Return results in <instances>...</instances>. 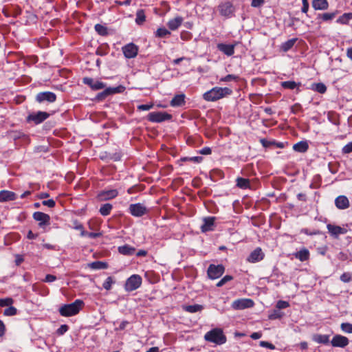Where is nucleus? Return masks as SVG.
<instances>
[{"mask_svg":"<svg viewBox=\"0 0 352 352\" xmlns=\"http://www.w3.org/2000/svg\"><path fill=\"white\" fill-rule=\"evenodd\" d=\"M84 306L82 300L76 299L70 304H65L59 308V314L64 317H69L78 314Z\"/></svg>","mask_w":352,"mask_h":352,"instance_id":"1","label":"nucleus"},{"mask_svg":"<svg viewBox=\"0 0 352 352\" xmlns=\"http://www.w3.org/2000/svg\"><path fill=\"white\" fill-rule=\"evenodd\" d=\"M231 90L227 87H214L204 94V99L206 101H216L228 95Z\"/></svg>","mask_w":352,"mask_h":352,"instance_id":"2","label":"nucleus"},{"mask_svg":"<svg viewBox=\"0 0 352 352\" xmlns=\"http://www.w3.org/2000/svg\"><path fill=\"white\" fill-rule=\"evenodd\" d=\"M204 338L206 341L215 343L217 344H223L226 342V337L221 329L215 328L207 332Z\"/></svg>","mask_w":352,"mask_h":352,"instance_id":"3","label":"nucleus"},{"mask_svg":"<svg viewBox=\"0 0 352 352\" xmlns=\"http://www.w3.org/2000/svg\"><path fill=\"white\" fill-rule=\"evenodd\" d=\"M173 116L166 111H153L147 115V120L153 123H161L164 121L170 120Z\"/></svg>","mask_w":352,"mask_h":352,"instance_id":"4","label":"nucleus"},{"mask_svg":"<svg viewBox=\"0 0 352 352\" xmlns=\"http://www.w3.org/2000/svg\"><path fill=\"white\" fill-rule=\"evenodd\" d=\"M142 283V277L138 274H133L128 278L124 284L126 292H130L138 289Z\"/></svg>","mask_w":352,"mask_h":352,"instance_id":"5","label":"nucleus"},{"mask_svg":"<svg viewBox=\"0 0 352 352\" xmlns=\"http://www.w3.org/2000/svg\"><path fill=\"white\" fill-rule=\"evenodd\" d=\"M225 267L223 265L210 264L207 270V274L210 279L214 280L221 277L224 273Z\"/></svg>","mask_w":352,"mask_h":352,"instance_id":"6","label":"nucleus"},{"mask_svg":"<svg viewBox=\"0 0 352 352\" xmlns=\"http://www.w3.org/2000/svg\"><path fill=\"white\" fill-rule=\"evenodd\" d=\"M129 212L133 217H140L148 212V209L143 204L137 203L129 206Z\"/></svg>","mask_w":352,"mask_h":352,"instance_id":"7","label":"nucleus"},{"mask_svg":"<svg viewBox=\"0 0 352 352\" xmlns=\"http://www.w3.org/2000/svg\"><path fill=\"white\" fill-rule=\"evenodd\" d=\"M33 219L38 222V226L45 229L46 226L50 224V217L49 214L42 212H35L32 214Z\"/></svg>","mask_w":352,"mask_h":352,"instance_id":"8","label":"nucleus"},{"mask_svg":"<svg viewBox=\"0 0 352 352\" xmlns=\"http://www.w3.org/2000/svg\"><path fill=\"white\" fill-rule=\"evenodd\" d=\"M50 117V113L45 111H37L36 113H32L28 116L27 121L28 122H32L35 124H39L44 120Z\"/></svg>","mask_w":352,"mask_h":352,"instance_id":"9","label":"nucleus"},{"mask_svg":"<svg viewBox=\"0 0 352 352\" xmlns=\"http://www.w3.org/2000/svg\"><path fill=\"white\" fill-rule=\"evenodd\" d=\"M35 100L38 103L44 102L52 103L56 100V95L52 91H41L36 95Z\"/></svg>","mask_w":352,"mask_h":352,"instance_id":"10","label":"nucleus"},{"mask_svg":"<svg viewBox=\"0 0 352 352\" xmlns=\"http://www.w3.org/2000/svg\"><path fill=\"white\" fill-rule=\"evenodd\" d=\"M122 51L126 58H133L138 54L139 47L133 43H128L122 47Z\"/></svg>","mask_w":352,"mask_h":352,"instance_id":"11","label":"nucleus"},{"mask_svg":"<svg viewBox=\"0 0 352 352\" xmlns=\"http://www.w3.org/2000/svg\"><path fill=\"white\" fill-rule=\"evenodd\" d=\"M218 10L221 16L230 18L232 17L234 12V7L229 2H223L219 5Z\"/></svg>","mask_w":352,"mask_h":352,"instance_id":"12","label":"nucleus"},{"mask_svg":"<svg viewBox=\"0 0 352 352\" xmlns=\"http://www.w3.org/2000/svg\"><path fill=\"white\" fill-rule=\"evenodd\" d=\"M82 82L88 85L92 90H100L106 87L103 82L95 80L90 77H85L82 78Z\"/></svg>","mask_w":352,"mask_h":352,"instance_id":"13","label":"nucleus"},{"mask_svg":"<svg viewBox=\"0 0 352 352\" xmlns=\"http://www.w3.org/2000/svg\"><path fill=\"white\" fill-rule=\"evenodd\" d=\"M118 195V191L116 189L104 190L100 191L97 198L99 201H107L116 198Z\"/></svg>","mask_w":352,"mask_h":352,"instance_id":"14","label":"nucleus"},{"mask_svg":"<svg viewBox=\"0 0 352 352\" xmlns=\"http://www.w3.org/2000/svg\"><path fill=\"white\" fill-rule=\"evenodd\" d=\"M215 219L216 217H204L203 219L204 223L201 226V231L204 233L214 230Z\"/></svg>","mask_w":352,"mask_h":352,"instance_id":"15","label":"nucleus"},{"mask_svg":"<svg viewBox=\"0 0 352 352\" xmlns=\"http://www.w3.org/2000/svg\"><path fill=\"white\" fill-rule=\"evenodd\" d=\"M349 339L341 335H336L333 337L331 344L334 347L344 348L349 344Z\"/></svg>","mask_w":352,"mask_h":352,"instance_id":"16","label":"nucleus"},{"mask_svg":"<svg viewBox=\"0 0 352 352\" xmlns=\"http://www.w3.org/2000/svg\"><path fill=\"white\" fill-rule=\"evenodd\" d=\"M263 258L264 253L260 248H257L250 253L247 261L250 263H256L263 260Z\"/></svg>","mask_w":352,"mask_h":352,"instance_id":"17","label":"nucleus"},{"mask_svg":"<svg viewBox=\"0 0 352 352\" xmlns=\"http://www.w3.org/2000/svg\"><path fill=\"white\" fill-rule=\"evenodd\" d=\"M329 232L335 238H338L340 234H344L347 232V230L338 226L328 224L327 226Z\"/></svg>","mask_w":352,"mask_h":352,"instance_id":"18","label":"nucleus"},{"mask_svg":"<svg viewBox=\"0 0 352 352\" xmlns=\"http://www.w3.org/2000/svg\"><path fill=\"white\" fill-rule=\"evenodd\" d=\"M17 198L15 192L7 190H0V202L14 201Z\"/></svg>","mask_w":352,"mask_h":352,"instance_id":"19","label":"nucleus"},{"mask_svg":"<svg viewBox=\"0 0 352 352\" xmlns=\"http://www.w3.org/2000/svg\"><path fill=\"white\" fill-rule=\"evenodd\" d=\"M183 21V17L177 16L174 19H170L167 23V26L170 30L175 31L181 26Z\"/></svg>","mask_w":352,"mask_h":352,"instance_id":"20","label":"nucleus"},{"mask_svg":"<svg viewBox=\"0 0 352 352\" xmlns=\"http://www.w3.org/2000/svg\"><path fill=\"white\" fill-rule=\"evenodd\" d=\"M335 204L339 209L344 210L349 207V201L346 196H338L335 200Z\"/></svg>","mask_w":352,"mask_h":352,"instance_id":"21","label":"nucleus"},{"mask_svg":"<svg viewBox=\"0 0 352 352\" xmlns=\"http://www.w3.org/2000/svg\"><path fill=\"white\" fill-rule=\"evenodd\" d=\"M217 49L227 56H231L234 54V45L230 44L219 43Z\"/></svg>","mask_w":352,"mask_h":352,"instance_id":"22","label":"nucleus"},{"mask_svg":"<svg viewBox=\"0 0 352 352\" xmlns=\"http://www.w3.org/2000/svg\"><path fill=\"white\" fill-rule=\"evenodd\" d=\"M118 250L120 254L126 256H131L135 252V248L127 244L119 246Z\"/></svg>","mask_w":352,"mask_h":352,"instance_id":"23","label":"nucleus"},{"mask_svg":"<svg viewBox=\"0 0 352 352\" xmlns=\"http://www.w3.org/2000/svg\"><path fill=\"white\" fill-rule=\"evenodd\" d=\"M170 106L172 107H182L185 104V95L184 94H178L175 95L170 102Z\"/></svg>","mask_w":352,"mask_h":352,"instance_id":"24","label":"nucleus"},{"mask_svg":"<svg viewBox=\"0 0 352 352\" xmlns=\"http://www.w3.org/2000/svg\"><path fill=\"white\" fill-rule=\"evenodd\" d=\"M312 6L315 10H324L329 7L327 0H313Z\"/></svg>","mask_w":352,"mask_h":352,"instance_id":"25","label":"nucleus"},{"mask_svg":"<svg viewBox=\"0 0 352 352\" xmlns=\"http://www.w3.org/2000/svg\"><path fill=\"white\" fill-rule=\"evenodd\" d=\"M295 257L300 261H306L309 258V252L307 249L303 248L295 254Z\"/></svg>","mask_w":352,"mask_h":352,"instance_id":"26","label":"nucleus"},{"mask_svg":"<svg viewBox=\"0 0 352 352\" xmlns=\"http://www.w3.org/2000/svg\"><path fill=\"white\" fill-rule=\"evenodd\" d=\"M112 95L110 87L104 89L102 91L97 94L95 100L98 102H101L105 100L109 96Z\"/></svg>","mask_w":352,"mask_h":352,"instance_id":"27","label":"nucleus"},{"mask_svg":"<svg viewBox=\"0 0 352 352\" xmlns=\"http://www.w3.org/2000/svg\"><path fill=\"white\" fill-rule=\"evenodd\" d=\"M203 309V306L198 304L183 306V309L188 313H196L201 311Z\"/></svg>","mask_w":352,"mask_h":352,"instance_id":"28","label":"nucleus"},{"mask_svg":"<svg viewBox=\"0 0 352 352\" xmlns=\"http://www.w3.org/2000/svg\"><path fill=\"white\" fill-rule=\"evenodd\" d=\"M309 148L308 144L306 142H299L293 146V149L295 151L300 153H305L307 151Z\"/></svg>","mask_w":352,"mask_h":352,"instance_id":"29","label":"nucleus"},{"mask_svg":"<svg viewBox=\"0 0 352 352\" xmlns=\"http://www.w3.org/2000/svg\"><path fill=\"white\" fill-rule=\"evenodd\" d=\"M113 209L112 204L107 203L102 205L99 209V212L102 216H108L110 214L111 210Z\"/></svg>","mask_w":352,"mask_h":352,"instance_id":"30","label":"nucleus"},{"mask_svg":"<svg viewBox=\"0 0 352 352\" xmlns=\"http://www.w3.org/2000/svg\"><path fill=\"white\" fill-rule=\"evenodd\" d=\"M243 190L246 189H250L251 190H254L257 187V182L253 180H250L249 179L243 178Z\"/></svg>","mask_w":352,"mask_h":352,"instance_id":"31","label":"nucleus"},{"mask_svg":"<svg viewBox=\"0 0 352 352\" xmlns=\"http://www.w3.org/2000/svg\"><path fill=\"white\" fill-rule=\"evenodd\" d=\"M146 21V15L144 10L142 9L138 10L136 12L135 23L138 25H142Z\"/></svg>","mask_w":352,"mask_h":352,"instance_id":"32","label":"nucleus"},{"mask_svg":"<svg viewBox=\"0 0 352 352\" xmlns=\"http://www.w3.org/2000/svg\"><path fill=\"white\" fill-rule=\"evenodd\" d=\"M155 35L158 38H167L170 35V32L165 28H160L155 32Z\"/></svg>","mask_w":352,"mask_h":352,"instance_id":"33","label":"nucleus"},{"mask_svg":"<svg viewBox=\"0 0 352 352\" xmlns=\"http://www.w3.org/2000/svg\"><path fill=\"white\" fill-rule=\"evenodd\" d=\"M91 268L94 270H103L107 269L108 267V265L105 262L102 261H94L89 264Z\"/></svg>","mask_w":352,"mask_h":352,"instance_id":"34","label":"nucleus"},{"mask_svg":"<svg viewBox=\"0 0 352 352\" xmlns=\"http://www.w3.org/2000/svg\"><path fill=\"white\" fill-rule=\"evenodd\" d=\"M94 29L100 36H107L108 34L107 28L103 25L97 23L95 25Z\"/></svg>","mask_w":352,"mask_h":352,"instance_id":"35","label":"nucleus"},{"mask_svg":"<svg viewBox=\"0 0 352 352\" xmlns=\"http://www.w3.org/2000/svg\"><path fill=\"white\" fill-rule=\"evenodd\" d=\"M296 40H297L296 38H292V39H289V40L287 41L286 42L283 43L281 45V50L283 52H287L294 45Z\"/></svg>","mask_w":352,"mask_h":352,"instance_id":"36","label":"nucleus"},{"mask_svg":"<svg viewBox=\"0 0 352 352\" xmlns=\"http://www.w3.org/2000/svg\"><path fill=\"white\" fill-rule=\"evenodd\" d=\"M312 89L320 94H324L327 90V87L323 83L319 82L313 84Z\"/></svg>","mask_w":352,"mask_h":352,"instance_id":"37","label":"nucleus"},{"mask_svg":"<svg viewBox=\"0 0 352 352\" xmlns=\"http://www.w3.org/2000/svg\"><path fill=\"white\" fill-rule=\"evenodd\" d=\"M115 283L113 278L111 276H109L106 278L102 284V287L106 290L109 291L112 288V285Z\"/></svg>","mask_w":352,"mask_h":352,"instance_id":"38","label":"nucleus"},{"mask_svg":"<svg viewBox=\"0 0 352 352\" xmlns=\"http://www.w3.org/2000/svg\"><path fill=\"white\" fill-rule=\"evenodd\" d=\"M17 314V309L13 306H8L6 309L3 311V315L6 316H15Z\"/></svg>","mask_w":352,"mask_h":352,"instance_id":"39","label":"nucleus"},{"mask_svg":"<svg viewBox=\"0 0 352 352\" xmlns=\"http://www.w3.org/2000/svg\"><path fill=\"white\" fill-rule=\"evenodd\" d=\"M299 84H297L294 81H284L281 82V86L285 89H294L298 87Z\"/></svg>","mask_w":352,"mask_h":352,"instance_id":"40","label":"nucleus"},{"mask_svg":"<svg viewBox=\"0 0 352 352\" xmlns=\"http://www.w3.org/2000/svg\"><path fill=\"white\" fill-rule=\"evenodd\" d=\"M314 340L316 342L322 344H328L329 342V336L327 335H318Z\"/></svg>","mask_w":352,"mask_h":352,"instance_id":"41","label":"nucleus"},{"mask_svg":"<svg viewBox=\"0 0 352 352\" xmlns=\"http://www.w3.org/2000/svg\"><path fill=\"white\" fill-rule=\"evenodd\" d=\"M342 331L346 333H352V324L349 322H343L340 325Z\"/></svg>","mask_w":352,"mask_h":352,"instance_id":"42","label":"nucleus"},{"mask_svg":"<svg viewBox=\"0 0 352 352\" xmlns=\"http://www.w3.org/2000/svg\"><path fill=\"white\" fill-rule=\"evenodd\" d=\"M336 16L335 12H331V13H323L321 14H319V17L322 19L323 21H331Z\"/></svg>","mask_w":352,"mask_h":352,"instance_id":"43","label":"nucleus"},{"mask_svg":"<svg viewBox=\"0 0 352 352\" xmlns=\"http://www.w3.org/2000/svg\"><path fill=\"white\" fill-rule=\"evenodd\" d=\"M80 236H88L91 239H95V238H98V237H100V236H102V233L101 232H88L86 231L85 232H82V233H80Z\"/></svg>","mask_w":352,"mask_h":352,"instance_id":"44","label":"nucleus"},{"mask_svg":"<svg viewBox=\"0 0 352 352\" xmlns=\"http://www.w3.org/2000/svg\"><path fill=\"white\" fill-rule=\"evenodd\" d=\"M13 299L11 298H0V307H8L13 303Z\"/></svg>","mask_w":352,"mask_h":352,"instance_id":"45","label":"nucleus"},{"mask_svg":"<svg viewBox=\"0 0 352 352\" xmlns=\"http://www.w3.org/2000/svg\"><path fill=\"white\" fill-rule=\"evenodd\" d=\"M154 106V104L151 102L149 104H140L137 107L138 111H148L151 109Z\"/></svg>","mask_w":352,"mask_h":352,"instance_id":"46","label":"nucleus"},{"mask_svg":"<svg viewBox=\"0 0 352 352\" xmlns=\"http://www.w3.org/2000/svg\"><path fill=\"white\" fill-rule=\"evenodd\" d=\"M232 279V277L230 275H226L223 278H222L217 283V287H222L224 284H226L227 282L231 280Z\"/></svg>","mask_w":352,"mask_h":352,"instance_id":"47","label":"nucleus"},{"mask_svg":"<svg viewBox=\"0 0 352 352\" xmlns=\"http://www.w3.org/2000/svg\"><path fill=\"white\" fill-rule=\"evenodd\" d=\"M260 142L261 143L263 146L265 147V148H270L272 146H274V144H275V141H274V140H267L266 139H261L260 140Z\"/></svg>","mask_w":352,"mask_h":352,"instance_id":"48","label":"nucleus"},{"mask_svg":"<svg viewBox=\"0 0 352 352\" xmlns=\"http://www.w3.org/2000/svg\"><path fill=\"white\" fill-rule=\"evenodd\" d=\"M352 279V274L349 272H344L340 276V280L344 283H349Z\"/></svg>","mask_w":352,"mask_h":352,"instance_id":"49","label":"nucleus"},{"mask_svg":"<svg viewBox=\"0 0 352 352\" xmlns=\"http://www.w3.org/2000/svg\"><path fill=\"white\" fill-rule=\"evenodd\" d=\"M180 37L183 41H189L192 38V34L188 31H182L180 34Z\"/></svg>","mask_w":352,"mask_h":352,"instance_id":"50","label":"nucleus"},{"mask_svg":"<svg viewBox=\"0 0 352 352\" xmlns=\"http://www.w3.org/2000/svg\"><path fill=\"white\" fill-rule=\"evenodd\" d=\"M349 15H352V13H345L338 19V22L340 23H346L349 19Z\"/></svg>","mask_w":352,"mask_h":352,"instance_id":"51","label":"nucleus"},{"mask_svg":"<svg viewBox=\"0 0 352 352\" xmlns=\"http://www.w3.org/2000/svg\"><path fill=\"white\" fill-rule=\"evenodd\" d=\"M69 329V327L67 324H62L60 327L57 329L56 333L59 336L63 335L65 333H66Z\"/></svg>","mask_w":352,"mask_h":352,"instance_id":"52","label":"nucleus"},{"mask_svg":"<svg viewBox=\"0 0 352 352\" xmlns=\"http://www.w3.org/2000/svg\"><path fill=\"white\" fill-rule=\"evenodd\" d=\"M110 90L112 92V95L118 93H122L125 90V87L122 85L118 86L116 87H110Z\"/></svg>","mask_w":352,"mask_h":352,"instance_id":"53","label":"nucleus"},{"mask_svg":"<svg viewBox=\"0 0 352 352\" xmlns=\"http://www.w3.org/2000/svg\"><path fill=\"white\" fill-rule=\"evenodd\" d=\"M233 209L236 213H240L241 212V203L239 200H235L233 202Z\"/></svg>","mask_w":352,"mask_h":352,"instance_id":"54","label":"nucleus"},{"mask_svg":"<svg viewBox=\"0 0 352 352\" xmlns=\"http://www.w3.org/2000/svg\"><path fill=\"white\" fill-rule=\"evenodd\" d=\"M232 307L234 309H242V298L237 299L232 302Z\"/></svg>","mask_w":352,"mask_h":352,"instance_id":"55","label":"nucleus"},{"mask_svg":"<svg viewBox=\"0 0 352 352\" xmlns=\"http://www.w3.org/2000/svg\"><path fill=\"white\" fill-rule=\"evenodd\" d=\"M42 204L43 206H47L49 208H54L56 205V202L54 199H48V200H44L42 201Z\"/></svg>","mask_w":352,"mask_h":352,"instance_id":"56","label":"nucleus"},{"mask_svg":"<svg viewBox=\"0 0 352 352\" xmlns=\"http://www.w3.org/2000/svg\"><path fill=\"white\" fill-rule=\"evenodd\" d=\"M74 228L76 230H80V233H82L83 232H85L86 231L85 230V228H84V226L82 223H79L78 221H75L74 222Z\"/></svg>","mask_w":352,"mask_h":352,"instance_id":"57","label":"nucleus"},{"mask_svg":"<svg viewBox=\"0 0 352 352\" xmlns=\"http://www.w3.org/2000/svg\"><path fill=\"white\" fill-rule=\"evenodd\" d=\"M202 159L201 157H183L181 159L182 161H191L194 162L199 163L200 162L201 160Z\"/></svg>","mask_w":352,"mask_h":352,"instance_id":"58","label":"nucleus"},{"mask_svg":"<svg viewBox=\"0 0 352 352\" xmlns=\"http://www.w3.org/2000/svg\"><path fill=\"white\" fill-rule=\"evenodd\" d=\"M289 303L287 301L279 300L276 304V307L278 309H285L289 307Z\"/></svg>","mask_w":352,"mask_h":352,"instance_id":"59","label":"nucleus"},{"mask_svg":"<svg viewBox=\"0 0 352 352\" xmlns=\"http://www.w3.org/2000/svg\"><path fill=\"white\" fill-rule=\"evenodd\" d=\"M254 302L249 298H243V309L253 307Z\"/></svg>","mask_w":352,"mask_h":352,"instance_id":"60","label":"nucleus"},{"mask_svg":"<svg viewBox=\"0 0 352 352\" xmlns=\"http://www.w3.org/2000/svg\"><path fill=\"white\" fill-rule=\"evenodd\" d=\"M265 2V0H252L251 6L254 8L261 7Z\"/></svg>","mask_w":352,"mask_h":352,"instance_id":"61","label":"nucleus"},{"mask_svg":"<svg viewBox=\"0 0 352 352\" xmlns=\"http://www.w3.org/2000/svg\"><path fill=\"white\" fill-rule=\"evenodd\" d=\"M260 346H263V347L268 348L270 349H275V346L272 344H271V343H270L268 342H266V341H261L260 342Z\"/></svg>","mask_w":352,"mask_h":352,"instance_id":"62","label":"nucleus"},{"mask_svg":"<svg viewBox=\"0 0 352 352\" xmlns=\"http://www.w3.org/2000/svg\"><path fill=\"white\" fill-rule=\"evenodd\" d=\"M342 152L344 153H349L352 152V142H349L343 147Z\"/></svg>","mask_w":352,"mask_h":352,"instance_id":"63","label":"nucleus"},{"mask_svg":"<svg viewBox=\"0 0 352 352\" xmlns=\"http://www.w3.org/2000/svg\"><path fill=\"white\" fill-rule=\"evenodd\" d=\"M56 280V277L54 275L47 274V275H46L44 281L47 282V283H52Z\"/></svg>","mask_w":352,"mask_h":352,"instance_id":"64","label":"nucleus"}]
</instances>
